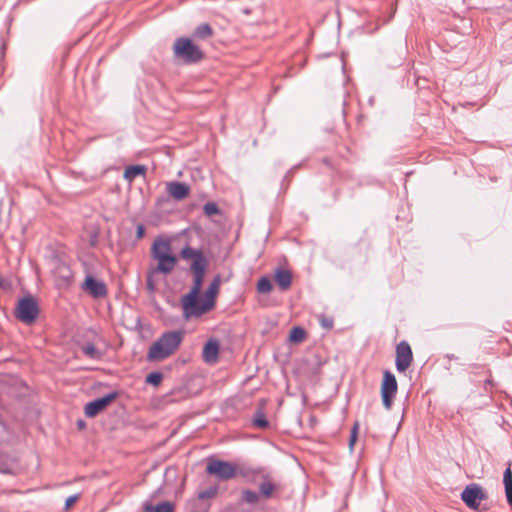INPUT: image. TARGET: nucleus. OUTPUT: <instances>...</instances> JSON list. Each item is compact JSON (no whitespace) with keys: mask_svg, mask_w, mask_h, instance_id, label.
Listing matches in <instances>:
<instances>
[{"mask_svg":"<svg viewBox=\"0 0 512 512\" xmlns=\"http://www.w3.org/2000/svg\"><path fill=\"white\" fill-rule=\"evenodd\" d=\"M219 354V344L216 340H209L203 348V359L208 364L216 363Z\"/></svg>","mask_w":512,"mask_h":512,"instance_id":"4468645a","label":"nucleus"},{"mask_svg":"<svg viewBox=\"0 0 512 512\" xmlns=\"http://www.w3.org/2000/svg\"><path fill=\"white\" fill-rule=\"evenodd\" d=\"M38 312L39 309L35 299L27 296L18 301L15 316L24 324L31 325L37 319Z\"/></svg>","mask_w":512,"mask_h":512,"instance_id":"39448f33","label":"nucleus"},{"mask_svg":"<svg viewBox=\"0 0 512 512\" xmlns=\"http://www.w3.org/2000/svg\"><path fill=\"white\" fill-rule=\"evenodd\" d=\"M397 393V381L395 376L388 370L384 371L381 385V397L384 407L389 410Z\"/></svg>","mask_w":512,"mask_h":512,"instance_id":"1a4fd4ad","label":"nucleus"},{"mask_svg":"<svg viewBox=\"0 0 512 512\" xmlns=\"http://www.w3.org/2000/svg\"><path fill=\"white\" fill-rule=\"evenodd\" d=\"M212 34V28L207 23L200 24L194 31V36L199 39H206L210 37Z\"/></svg>","mask_w":512,"mask_h":512,"instance_id":"aec40b11","label":"nucleus"},{"mask_svg":"<svg viewBox=\"0 0 512 512\" xmlns=\"http://www.w3.org/2000/svg\"><path fill=\"white\" fill-rule=\"evenodd\" d=\"M412 360L413 354L410 345L406 341H401L396 347V369L399 372H405Z\"/></svg>","mask_w":512,"mask_h":512,"instance_id":"9d476101","label":"nucleus"},{"mask_svg":"<svg viewBox=\"0 0 512 512\" xmlns=\"http://www.w3.org/2000/svg\"><path fill=\"white\" fill-rule=\"evenodd\" d=\"M274 490L275 485L270 481H264L260 484V492L266 498H269L274 492Z\"/></svg>","mask_w":512,"mask_h":512,"instance_id":"b1692460","label":"nucleus"},{"mask_svg":"<svg viewBox=\"0 0 512 512\" xmlns=\"http://www.w3.org/2000/svg\"><path fill=\"white\" fill-rule=\"evenodd\" d=\"M180 257L190 262V269L193 273V284L190 291L181 298L183 316L185 319L193 318L195 309L200 299V292L204 280L207 260L200 249H194L185 245L180 251Z\"/></svg>","mask_w":512,"mask_h":512,"instance_id":"f257e3e1","label":"nucleus"},{"mask_svg":"<svg viewBox=\"0 0 512 512\" xmlns=\"http://www.w3.org/2000/svg\"><path fill=\"white\" fill-rule=\"evenodd\" d=\"M203 211L207 216H213L219 213V208L216 203L208 202L203 206Z\"/></svg>","mask_w":512,"mask_h":512,"instance_id":"bb28decb","label":"nucleus"},{"mask_svg":"<svg viewBox=\"0 0 512 512\" xmlns=\"http://www.w3.org/2000/svg\"><path fill=\"white\" fill-rule=\"evenodd\" d=\"M183 335L180 331L163 333L149 348L147 359L161 361L171 356L180 346Z\"/></svg>","mask_w":512,"mask_h":512,"instance_id":"7ed1b4c3","label":"nucleus"},{"mask_svg":"<svg viewBox=\"0 0 512 512\" xmlns=\"http://www.w3.org/2000/svg\"><path fill=\"white\" fill-rule=\"evenodd\" d=\"M289 338L292 342H301L305 338V330L301 327H293L290 331Z\"/></svg>","mask_w":512,"mask_h":512,"instance_id":"5701e85b","label":"nucleus"},{"mask_svg":"<svg viewBox=\"0 0 512 512\" xmlns=\"http://www.w3.org/2000/svg\"><path fill=\"white\" fill-rule=\"evenodd\" d=\"M320 324L325 329H331L333 327V319L326 317L325 315L319 316Z\"/></svg>","mask_w":512,"mask_h":512,"instance_id":"7c9ffc66","label":"nucleus"},{"mask_svg":"<svg viewBox=\"0 0 512 512\" xmlns=\"http://www.w3.org/2000/svg\"><path fill=\"white\" fill-rule=\"evenodd\" d=\"M145 173L144 166L134 165L129 166L124 171V178L128 181H133L137 176L143 175Z\"/></svg>","mask_w":512,"mask_h":512,"instance_id":"a211bd4d","label":"nucleus"},{"mask_svg":"<svg viewBox=\"0 0 512 512\" xmlns=\"http://www.w3.org/2000/svg\"><path fill=\"white\" fill-rule=\"evenodd\" d=\"M503 484L505 487V494L506 499L509 504V506L512 507V470L509 467H507L503 474Z\"/></svg>","mask_w":512,"mask_h":512,"instance_id":"dca6fc26","label":"nucleus"},{"mask_svg":"<svg viewBox=\"0 0 512 512\" xmlns=\"http://www.w3.org/2000/svg\"><path fill=\"white\" fill-rule=\"evenodd\" d=\"M358 428H359L358 423H355L351 430L350 439H349V446H350L351 450L353 449V447L357 441Z\"/></svg>","mask_w":512,"mask_h":512,"instance_id":"c85d7f7f","label":"nucleus"},{"mask_svg":"<svg viewBox=\"0 0 512 512\" xmlns=\"http://www.w3.org/2000/svg\"><path fill=\"white\" fill-rule=\"evenodd\" d=\"M117 392H111L103 397L97 398L85 405V415L89 418H93L103 411L112 401L117 398Z\"/></svg>","mask_w":512,"mask_h":512,"instance_id":"9b49d317","label":"nucleus"},{"mask_svg":"<svg viewBox=\"0 0 512 512\" xmlns=\"http://www.w3.org/2000/svg\"><path fill=\"white\" fill-rule=\"evenodd\" d=\"M274 276L275 281L281 290L285 291L289 289L292 283V275L290 271L278 268L276 269Z\"/></svg>","mask_w":512,"mask_h":512,"instance_id":"2eb2a0df","label":"nucleus"},{"mask_svg":"<svg viewBox=\"0 0 512 512\" xmlns=\"http://www.w3.org/2000/svg\"><path fill=\"white\" fill-rule=\"evenodd\" d=\"M82 288L94 298L106 296L107 288L104 282L96 280L93 276L87 275Z\"/></svg>","mask_w":512,"mask_h":512,"instance_id":"f8f14e48","label":"nucleus"},{"mask_svg":"<svg viewBox=\"0 0 512 512\" xmlns=\"http://www.w3.org/2000/svg\"><path fill=\"white\" fill-rule=\"evenodd\" d=\"M272 290V283L268 277H261L257 283V291L261 294H267Z\"/></svg>","mask_w":512,"mask_h":512,"instance_id":"412c9836","label":"nucleus"},{"mask_svg":"<svg viewBox=\"0 0 512 512\" xmlns=\"http://www.w3.org/2000/svg\"><path fill=\"white\" fill-rule=\"evenodd\" d=\"M78 499L79 494L69 496L65 501V509L68 510Z\"/></svg>","mask_w":512,"mask_h":512,"instance_id":"2f4dec72","label":"nucleus"},{"mask_svg":"<svg viewBox=\"0 0 512 512\" xmlns=\"http://www.w3.org/2000/svg\"><path fill=\"white\" fill-rule=\"evenodd\" d=\"M218 492L217 487H210L202 492L199 493L198 497L199 499H208L214 497Z\"/></svg>","mask_w":512,"mask_h":512,"instance_id":"cd10ccee","label":"nucleus"},{"mask_svg":"<svg viewBox=\"0 0 512 512\" xmlns=\"http://www.w3.org/2000/svg\"><path fill=\"white\" fill-rule=\"evenodd\" d=\"M219 290V279L216 278L209 285L203 297L199 299L193 318L200 317L209 312L215 305V298Z\"/></svg>","mask_w":512,"mask_h":512,"instance_id":"423d86ee","label":"nucleus"},{"mask_svg":"<svg viewBox=\"0 0 512 512\" xmlns=\"http://www.w3.org/2000/svg\"><path fill=\"white\" fill-rule=\"evenodd\" d=\"M166 191L175 200H183L189 195L190 188L183 182L172 181L166 184Z\"/></svg>","mask_w":512,"mask_h":512,"instance_id":"ddd939ff","label":"nucleus"},{"mask_svg":"<svg viewBox=\"0 0 512 512\" xmlns=\"http://www.w3.org/2000/svg\"><path fill=\"white\" fill-rule=\"evenodd\" d=\"M82 352L90 359L99 360L102 357V352L96 348L93 343L87 342L81 345Z\"/></svg>","mask_w":512,"mask_h":512,"instance_id":"f3484780","label":"nucleus"},{"mask_svg":"<svg viewBox=\"0 0 512 512\" xmlns=\"http://www.w3.org/2000/svg\"><path fill=\"white\" fill-rule=\"evenodd\" d=\"M174 56L186 63H197L203 59L202 50L191 39L177 38L173 45Z\"/></svg>","mask_w":512,"mask_h":512,"instance_id":"20e7f679","label":"nucleus"},{"mask_svg":"<svg viewBox=\"0 0 512 512\" xmlns=\"http://www.w3.org/2000/svg\"><path fill=\"white\" fill-rule=\"evenodd\" d=\"M150 255L156 262V265L150 268L159 274L169 275L174 271L178 263L177 256L172 251L171 240L167 237H157L153 241Z\"/></svg>","mask_w":512,"mask_h":512,"instance_id":"f03ea898","label":"nucleus"},{"mask_svg":"<svg viewBox=\"0 0 512 512\" xmlns=\"http://www.w3.org/2000/svg\"><path fill=\"white\" fill-rule=\"evenodd\" d=\"M144 231H145L144 227L142 225H139L137 227V237L142 238L144 235Z\"/></svg>","mask_w":512,"mask_h":512,"instance_id":"473e14b6","label":"nucleus"},{"mask_svg":"<svg viewBox=\"0 0 512 512\" xmlns=\"http://www.w3.org/2000/svg\"><path fill=\"white\" fill-rule=\"evenodd\" d=\"M155 274H159L158 272H154L153 269L149 268V271L147 273V288L150 290V291H154L155 290V283H154V280H153V277Z\"/></svg>","mask_w":512,"mask_h":512,"instance_id":"c756f323","label":"nucleus"},{"mask_svg":"<svg viewBox=\"0 0 512 512\" xmlns=\"http://www.w3.org/2000/svg\"><path fill=\"white\" fill-rule=\"evenodd\" d=\"M145 512H174V506L170 502L164 501L156 506L146 505Z\"/></svg>","mask_w":512,"mask_h":512,"instance_id":"6ab92c4d","label":"nucleus"},{"mask_svg":"<svg viewBox=\"0 0 512 512\" xmlns=\"http://www.w3.org/2000/svg\"><path fill=\"white\" fill-rule=\"evenodd\" d=\"M206 472L216 476L219 480H229L236 476V467L227 461L210 459Z\"/></svg>","mask_w":512,"mask_h":512,"instance_id":"0eeeda50","label":"nucleus"},{"mask_svg":"<svg viewBox=\"0 0 512 512\" xmlns=\"http://www.w3.org/2000/svg\"><path fill=\"white\" fill-rule=\"evenodd\" d=\"M487 498L484 489L475 483L467 485L461 493L462 501L473 510H477L480 503Z\"/></svg>","mask_w":512,"mask_h":512,"instance_id":"6e6552de","label":"nucleus"},{"mask_svg":"<svg viewBox=\"0 0 512 512\" xmlns=\"http://www.w3.org/2000/svg\"><path fill=\"white\" fill-rule=\"evenodd\" d=\"M242 499L244 502L254 505L259 501L260 497H259V494L255 491L243 490L242 491Z\"/></svg>","mask_w":512,"mask_h":512,"instance_id":"4be33fe9","label":"nucleus"},{"mask_svg":"<svg viewBox=\"0 0 512 512\" xmlns=\"http://www.w3.org/2000/svg\"><path fill=\"white\" fill-rule=\"evenodd\" d=\"M162 374L160 372H152L146 377V382L153 386H158L162 381Z\"/></svg>","mask_w":512,"mask_h":512,"instance_id":"a878e982","label":"nucleus"},{"mask_svg":"<svg viewBox=\"0 0 512 512\" xmlns=\"http://www.w3.org/2000/svg\"><path fill=\"white\" fill-rule=\"evenodd\" d=\"M253 424L258 428H267L269 426V422L265 418V415L262 412H258L255 414L253 418Z\"/></svg>","mask_w":512,"mask_h":512,"instance_id":"393cba45","label":"nucleus"}]
</instances>
